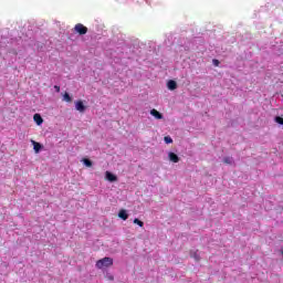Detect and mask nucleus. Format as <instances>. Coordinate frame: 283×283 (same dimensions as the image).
<instances>
[{
    "label": "nucleus",
    "instance_id": "6",
    "mask_svg": "<svg viewBox=\"0 0 283 283\" xmlns=\"http://www.w3.org/2000/svg\"><path fill=\"white\" fill-rule=\"evenodd\" d=\"M151 116H154L155 118H157V120H163V115L160 114V112H158L156 108H153L150 111Z\"/></svg>",
    "mask_w": 283,
    "mask_h": 283
},
{
    "label": "nucleus",
    "instance_id": "16",
    "mask_svg": "<svg viewBox=\"0 0 283 283\" xmlns=\"http://www.w3.org/2000/svg\"><path fill=\"white\" fill-rule=\"evenodd\" d=\"M134 224H138V227H145V223L140 221L138 218L134 219Z\"/></svg>",
    "mask_w": 283,
    "mask_h": 283
},
{
    "label": "nucleus",
    "instance_id": "18",
    "mask_svg": "<svg viewBox=\"0 0 283 283\" xmlns=\"http://www.w3.org/2000/svg\"><path fill=\"white\" fill-rule=\"evenodd\" d=\"M212 63H213V65H214L216 67H218V65H220V61H218V60H213Z\"/></svg>",
    "mask_w": 283,
    "mask_h": 283
},
{
    "label": "nucleus",
    "instance_id": "2",
    "mask_svg": "<svg viewBox=\"0 0 283 283\" xmlns=\"http://www.w3.org/2000/svg\"><path fill=\"white\" fill-rule=\"evenodd\" d=\"M74 30L77 34L83 36L87 32V27L83 25V23H77L75 24Z\"/></svg>",
    "mask_w": 283,
    "mask_h": 283
},
{
    "label": "nucleus",
    "instance_id": "15",
    "mask_svg": "<svg viewBox=\"0 0 283 283\" xmlns=\"http://www.w3.org/2000/svg\"><path fill=\"white\" fill-rule=\"evenodd\" d=\"M164 140H165L166 145H171V143H174V139L170 136L164 137Z\"/></svg>",
    "mask_w": 283,
    "mask_h": 283
},
{
    "label": "nucleus",
    "instance_id": "13",
    "mask_svg": "<svg viewBox=\"0 0 283 283\" xmlns=\"http://www.w3.org/2000/svg\"><path fill=\"white\" fill-rule=\"evenodd\" d=\"M223 163H224L226 165H233V158H231V157H224V158H223Z\"/></svg>",
    "mask_w": 283,
    "mask_h": 283
},
{
    "label": "nucleus",
    "instance_id": "14",
    "mask_svg": "<svg viewBox=\"0 0 283 283\" xmlns=\"http://www.w3.org/2000/svg\"><path fill=\"white\" fill-rule=\"evenodd\" d=\"M82 163L85 165V167H92V160H90L87 158H83Z\"/></svg>",
    "mask_w": 283,
    "mask_h": 283
},
{
    "label": "nucleus",
    "instance_id": "9",
    "mask_svg": "<svg viewBox=\"0 0 283 283\" xmlns=\"http://www.w3.org/2000/svg\"><path fill=\"white\" fill-rule=\"evenodd\" d=\"M167 87H168V90L174 91V90H176V87H178V84L176 83V81L170 80V81H168V83H167Z\"/></svg>",
    "mask_w": 283,
    "mask_h": 283
},
{
    "label": "nucleus",
    "instance_id": "19",
    "mask_svg": "<svg viewBox=\"0 0 283 283\" xmlns=\"http://www.w3.org/2000/svg\"><path fill=\"white\" fill-rule=\"evenodd\" d=\"M54 90L59 93V92H61V86L55 85V86H54Z\"/></svg>",
    "mask_w": 283,
    "mask_h": 283
},
{
    "label": "nucleus",
    "instance_id": "10",
    "mask_svg": "<svg viewBox=\"0 0 283 283\" xmlns=\"http://www.w3.org/2000/svg\"><path fill=\"white\" fill-rule=\"evenodd\" d=\"M190 258L196 260V262H200V254H198V250L196 251H190Z\"/></svg>",
    "mask_w": 283,
    "mask_h": 283
},
{
    "label": "nucleus",
    "instance_id": "3",
    "mask_svg": "<svg viewBox=\"0 0 283 283\" xmlns=\"http://www.w3.org/2000/svg\"><path fill=\"white\" fill-rule=\"evenodd\" d=\"M75 109L80 112V114H85V109H87V106H85V104H83V101L80 99L75 102Z\"/></svg>",
    "mask_w": 283,
    "mask_h": 283
},
{
    "label": "nucleus",
    "instance_id": "12",
    "mask_svg": "<svg viewBox=\"0 0 283 283\" xmlns=\"http://www.w3.org/2000/svg\"><path fill=\"white\" fill-rule=\"evenodd\" d=\"M33 149L35 154H39V151H41V145L36 142H33Z\"/></svg>",
    "mask_w": 283,
    "mask_h": 283
},
{
    "label": "nucleus",
    "instance_id": "1",
    "mask_svg": "<svg viewBox=\"0 0 283 283\" xmlns=\"http://www.w3.org/2000/svg\"><path fill=\"white\" fill-rule=\"evenodd\" d=\"M113 265H114V259H112L109 256H105V258L98 260L95 264L96 269H107Z\"/></svg>",
    "mask_w": 283,
    "mask_h": 283
},
{
    "label": "nucleus",
    "instance_id": "11",
    "mask_svg": "<svg viewBox=\"0 0 283 283\" xmlns=\"http://www.w3.org/2000/svg\"><path fill=\"white\" fill-rule=\"evenodd\" d=\"M63 101H65V103H72V96H70V93H64Z\"/></svg>",
    "mask_w": 283,
    "mask_h": 283
},
{
    "label": "nucleus",
    "instance_id": "7",
    "mask_svg": "<svg viewBox=\"0 0 283 283\" xmlns=\"http://www.w3.org/2000/svg\"><path fill=\"white\" fill-rule=\"evenodd\" d=\"M33 120L36 125H43V117H41V114L39 113L33 115Z\"/></svg>",
    "mask_w": 283,
    "mask_h": 283
},
{
    "label": "nucleus",
    "instance_id": "4",
    "mask_svg": "<svg viewBox=\"0 0 283 283\" xmlns=\"http://www.w3.org/2000/svg\"><path fill=\"white\" fill-rule=\"evenodd\" d=\"M105 176H106V180H108V182H116V180H118V177H116V175H114L109 171H106Z\"/></svg>",
    "mask_w": 283,
    "mask_h": 283
},
{
    "label": "nucleus",
    "instance_id": "17",
    "mask_svg": "<svg viewBox=\"0 0 283 283\" xmlns=\"http://www.w3.org/2000/svg\"><path fill=\"white\" fill-rule=\"evenodd\" d=\"M275 122L279 123V125H283V117L276 116Z\"/></svg>",
    "mask_w": 283,
    "mask_h": 283
},
{
    "label": "nucleus",
    "instance_id": "8",
    "mask_svg": "<svg viewBox=\"0 0 283 283\" xmlns=\"http://www.w3.org/2000/svg\"><path fill=\"white\" fill-rule=\"evenodd\" d=\"M118 218H120V220H127V218H129V214H127V210L125 209L119 210Z\"/></svg>",
    "mask_w": 283,
    "mask_h": 283
},
{
    "label": "nucleus",
    "instance_id": "5",
    "mask_svg": "<svg viewBox=\"0 0 283 283\" xmlns=\"http://www.w3.org/2000/svg\"><path fill=\"white\" fill-rule=\"evenodd\" d=\"M168 158L170 163H180V157L176 153H169Z\"/></svg>",
    "mask_w": 283,
    "mask_h": 283
},
{
    "label": "nucleus",
    "instance_id": "20",
    "mask_svg": "<svg viewBox=\"0 0 283 283\" xmlns=\"http://www.w3.org/2000/svg\"><path fill=\"white\" fill-rule=\"evenodd\" d=\"M109 280H114V276H109Z\"/></svg>",
    "mask_w": 283,
    "mask_h": 283
}]
</instances>
